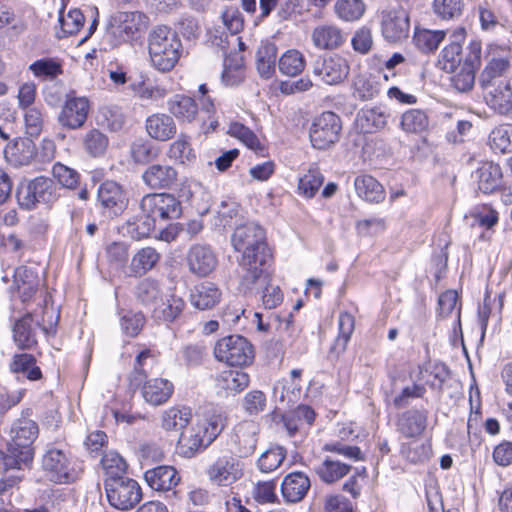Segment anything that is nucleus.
<instances>
[{
  "label": "nucleus",
  "mask_w": 512,
  "mask_h": 512,
  "mask_svg": "<svg viewBox=\"0 0 512 512\" xmlns=\"http://www.w3.org/2000/svg\"><path fill=\"white\" fill-rule=\"evenodd\" d=\"M231 243L235 251L241 252L239 260L240 288L251 292L259 282H266L269 277L272 254L265 241L264 230L256 223L248 222L237 225Z\"/></svg>",
  "instance_id": "nucleus-1"
},
{
  "label": "nucleus",
  "mask_w": 512,
  "mask_h": 512,
  "mask_svg": "<svg viewBox=\"0 0 512 512\" xmlns=\"http://www.w3.org/2000/svg\"><path fill=\"white\" fill-rule=\"evenodd\" d=\"M183 46L177 33L165 25L157 26L148 35L151 65L159 72H170L178 63Z\"/></svg>",
  "instance_id": "nucleus-2"
},
{
  "label": "nucleus",
  "mask_w": 512,
  "mask_h": 512,
  "mask_svg": "<svg viewBox=\"0 0 512 512\" xmlns=\"http://www.w3.org/2000/svg\"><path fill=\"white\" fill-rule=\"evenodd\" d=\"M225 427V417L214 411L212 414L198 418L189 429L182 432L178 440L179 453L191 458L207 448Z\"/></svg>",
  "instance_id": "nucleus-3"
},
{
  "label": "nucleus",
  "mask_w": 512,
  "mask_h": 512,
  "mask_svg": "<svg viewBox=\"0 0 512 512\" xmlns=\"http://www.w3.org/2000/svg\"><path fill=\"white\" fill-rule=\"evenodd\" d=\"M39 428L37 423L29 418L16 419L9 431L8 455L13 459L17 469L27 466L33 459V443L37 439Z\"/></svg>",
  "instance_id": "nucleus-4"
},
{
  "label": "nucleus",
  "mask_w": 512,
  "mask_h": 512,
  "mask_svg": "<svg viewBox=\"0 0 512 512\" xmlns=\"http://www.w3.org/2000/svg\"><path fill=\"white\" fill-rule=\"evenodd\" d=\"M58 190L53 179L38 176L21 183L17 188L16 198L21 208L31 210L38 203L51 204L55 202L59 197Z\"/></svg>",
  "instance_id": "nucleus-5"
},
{
  "label": "nucleus",
  "mask_w": 512,
  "mask_h": 512,
  "mask_svg": "<svg viewBox=\"0 0 512 512\" xmlns=\"http://www.w3.org/2000/svg\"><path fill=\"white\" fill-rule=\"evenodd\" d=\"M108 503L120 511H129L142 500L139 483L130 477L106 478L104 482Z\"/></svg>",
  "instance_id": "nucleus-6"
},
{
  "label": "nucleus",
  "mask_w": 512,
  "mask_h": 512,
  "mask_svg": "<svg viewBox=\"0 0 512 512\" xmlns=\"http://www.w3.org/2000/svg\"><path fill=\"white\" fill-rule=\"evenodd\" d=\"M214 356L218 361L230 366L242 367L253 362L254 348L245 337L229 335L216 342Z\"/></svg>",
  "instance_id": "nucleus-7"
},
{
  "label": "nucleus",
  "mask_w": 512,
  "mask_h": 512,
  "mask_svg": "<svg viewBox=\"0 0 512 512\" xmlns=\"http://www.w3.org/2000/svg\"><path fill=\"white\" fill-rule=\"evenodd\" d=\"M312 74L326 85H339L349 76L348 60L340 54L319 55L311 63Z\"/></svg>",
  "instance_id": "nucleus-8"
},
{
  "label": "nucleus",
  "mask_w": 512,
  "mask_h": 512,
  "mask_svg": "<svg viewBox=\"0 0 512 512\" xmlns=\"http://www.w3.org/2000/svg\"><path fill=\"white\" fill-rule=\"evenodd\" d=\"M139 207L155 224L157 221L175 220L182 213L180 201L169 193L147 194L141 199Z\"/></svg>",
  "instance_id": "nucleus-9"
},
{
  "label": "nucleus",
  "mask_w": 512,
  "mask_h": 512,
  "mask_svg": "<svg viewBox=\"0 0 512 512\" xmlns=\"http://www.w3.org/2000/svg\"><path fill=\"white\" fill-rule=\"evenodd\" d=\"M42 468L46 477L54 483L67 484L73 482L77 473L68 454L56 447H48L42 457Z\"/></svg>",
  "instance_id": "nucleus-10"
},
{
  "label": "nucleus",
  "mask_w": 512,
  "mask_h": 512,
  "mask_svg": "<svg viewBox=\"0 0 512 512\" xmlns=\"http://www.w3.org/2000/svg\"><path fill=\"white\" fill-rule=\"evenodd\" d=\"M212 485L229 487L244 475V464L232 455H223L213 461L205 470Z\"/></svg>",
  "instance_id": "nucleus-11"
},
{
  "label": "nucleus",
  "mask_w": 512,
  "mask_h": 512,
  "mask_svg": "<svg viewBox=\"0 0 512 512\" xmlns=\"http://www.w3.org/2000/svg\"><path fill=\"white\" fill-rule=\"evenodd\" d=\"M341 120L334 112H323L317 117L310 128V141L312 146L324 150L339 140Z\"/></svg>",
  "instance_id": "nucleus-12"
},
{
  "label": "nucleus",
  "mask_w": 512,
  "mask_h": 512,
  "mask_svg": "<svg viewBox=\"0 0 512 512\" xmlns=\"http://www.w3.org/2000/svg\"><path fill=\"white\" fill-rule=\"evenodd\" d=\"M90 102L84 96H67L57 116L58 124L67 130L82 128L88 118Z\"/></svg>",
  "instance_id": "nucleus-13"
},
{
  "label": "nucleus",
  "mask_w": 512,
  "mask_h": 512,
  "mask_svg": "<svg viewBox=\"0 0 512 512\" xmlns=\"http://www.w3.org/2000/svg\"><path fill=\"white\" fill-rule=\"evenodd\" d=\"M481 65V44L472 42L469 45V53L467 54L462 65L455 72H451V84L458 92L470 91L475 83L476 70Z\"/></svg>",
  "instance_id": "nucleus-14"
},
{
  "label": "nucleus",
  "mask_w": 512,
  "mask_h": 512,
  "mask_svg": "<svg viewBox=\"0 0 512 512\" xmlns=\"http://www.w3.org/2000/svg\"><path fill=\"white\" fill-rule=\"evenodd\" d=\"M381 31L385 40L399 43L408 38L410 33V17L403 9H394L382 14Z\"/></svg>",
  "instance_id": "nucleus-15"
},
{
  "label": "nucleus",
  "mask_w": 512,
  "mask_h": 512,
  "mask_svg": "<svg viewBox=\"0 0 512 512\" xmlns=\"http://www.w3.org/2000/svg\"><path fill=\"white\" fill-rule=\"evenodd\" d=\"M483 95L490 110L497 115L512 119V83L510 80L483 89Z\"/></svg>",
  "instance_id": "nucleus-16"
},
{
  "label": "nucleus",
  "mask_w": 512,
  "mask_h": 512,
  "mask_svg": "<svg viewBox=\"0 0 512 512\" xmlns=\"http://www.w3.org/2000/svg\"><path fill=\"white\" fill-rule=\"evenodd\" d=\"M187 265L189 271L198 276L210 275L218 265L215 252L208 245L195 244L187 253Z\"/></svg>",
  "instance_id": "nucleus-17"
},
{
  "label": "nucleus",
  "mask_w": 512,
  "mask_h": 512,
  "mask_svg": "<svg viewBox=\"0 0 512 512\" xmlns=\"http://www.w3.org/2000/svg\"><path fill=\"white\" fill-rule=\"evenodd\" d=\"M59 315L55 317L54 322L49 323V328L42 325V330L48 334L49 329L57 324ZM41 326L39 321L34 323L31 313L25 314L21 319L17 320L13 326V339L16 345L21 349H30L37 343L36 327Z\"/></svg>",
  "instance_id": "nucleus-18"
},
{
  "label": "nucleus",
  "mask_w": 512,
  "mask_h": 512,
  "mask_svg": "<svg viewBox=\"0 0 512 512\" xmlns=\"http://www.w3.org/2000/svg\"><path fill=\"white\" fill-rule=\"evenodd\" d=\"M146 19L147 17L138 11L119 12L114 17L115 24L112 25L111 32L119 37L120 41H130L146 27Z\"/></svg>",
  "instance_id": "nucleus-19"
},
{
  "label": "nucleus",
  "mask_w": 512,
  "mask_h": 512,
  "mask_svg": "<svg viewBox=\"0 0 512 512\" xmlns=\"http://www.w3.org/2000/svg\"><path fill=\"white\" fill-rule=\"evenodd\" d=\"M313 45L319 50L333 51L341 48L346 42L345 32L336 24H321L311 33Z\"/></svg>",
  "instance_id": "nucleus-20"
},
{
  "label": "nucleus",
  "mask_w": 512,
  "mask_h": 512,
  "mask_svg": "<svg viewBox=\"0 0 512 512\" xmlns=\"http://www.w3.org/2000/svg\"><path fill=\"white\" fill-rule=\"evenodd\" d=\"M311 487L309 477L300 471L287 474L281 483V494L286 503L301 502Z\"/></svg>",
  "instance_id": "nucleus-21"
},
{
  "label": "nucleus",
  "mask_w": 512,
  "mask_h": 512,
  "mask_svg": "<svg viewBox=\"0 0 512 512\" xmlns=\"http://www.w3.org/2000/svg\"><path fill=\"white\" fill-rule=\"evenodd\" d=\"M98 200L113 216L121 214L127 206V198L121 186L114 181H106L100 185Z\"/></svg>",
  "instance_id": "nucleus-22"
},
{
  "label": "nucleus",
  "mask_w": 512,
  "mask_h": 512,
  "mask_svg": "<svg viewBox=\"0 0 512 512\" xmlns=\"http://www.w3.org/2000/svg\"><path fill=\"white\" fill-rule=\"evenodd\" d=\"M428 411L426 409H409L397 418V431L406 438L420 436L427 427Z\"/></svg>",
  "instance_id": "nucleus-23"
},
{
  "label": "nucleus",
  "mask_w": 512,
  "mask_h": 512,
  "mask_svg": "<svg viewBox=\"0 0 512 512\" xmlns=\"http://www.w3.org/2000/svg\"><path fill=\"white\" fill-rule=\"evenodd\" d=\"M178 173L170 165L153 164L142 174L143 182L150 189H170L177 182Z\"/></svg>",
  "instance_id": "nucleus-24"
},
{
  "label": "nucleus",
  "mask_w": 512,
  "mask_h": 512,
  "mask_svg": "<svg viewBox=\"0 0 512 512\" xmlns=\"http://www.w3.org/2000/svg\"><path fill=\"white\" fill-rule=\"evenodd\" d=\"M144 479L151 489L164 492L176 487L180 476L174 467L163 465L147 470Z\"/></svg>",
  "instance_id": "nucleus-25"
},
{
  "label": "nucleus",
  "mask_w": 512,
  "mask_h": 512,
  "mask_svg": "<svg viewBox=\"0 0 512 512\" xmlns=\"http://www.w3.org/2000/svg\"><path fill=\"white\" fill-rule=\"evenodd\" d=\"M145 128L148 135L157 141H168L172 139L177 132L174 119L163 113H155L147 117Z\"/></svg>",
  "instance_id": "nucleus-26"
},
{
  "label": "nucleus",
  "mask_w": 512,
  "mask_h": 512,
  "mask_svg": "<svg viewBox=\"0 0 512 512\" xmlns=\"http://www.w3.org/2000/svg\"><path fill=\"white\" fill-rule=\"evenodd\" d=\"M510 68V58L508 56L492 57L479 75V85L481 89L494 86L499 82L509 81L503 78Z\"/></svg>",
  "instance_id": "nucleus-27"
},
{
  "label": "nucleus",
  "mask_w": 512,
  "mask_h": 512,
  "mask_svg": "<svg viewBox=\"0 0 512 512\" xmlns=\"http://www.w3.org/2000/svg\"><path fill=\"white\" fill-rule=\"evenodd\" d=\"M173 391V383L164 378L150 379L142 387L144 400L152 406L166 403L172 396Z\"/></svg>",
  "instance_id": "nucleus-28"
},
{
  "label": "nucleus",
  "mask_w": 512,
  "mask_h": 512,
  "mask_svg": "<svg viewBox=\"0 0 512 512\" xmlns=\"http://www.w3.org/2000/svg\"><path fill=\"white\" fill-rule=\"evenodd\" d=\"M35 155V144L29 139H18L4 150L5 159L16 167L29 165Z\"/></svg>",
  "instance_id": "nucleus-29"
},
{
  "label": "nucleus",
  "mask_w": 512,
  "mask_h": 512,
  "mask_svg": "<svg viewBox=\"0 0 512 512\" xmlns=\"http://www.w3.org/2000/svg\"><path fill=\"white\" fill-rule=\"evenodd\" d=\"M160 253L151 246L139 249L131 258L129 273L134 277H141L155 268L160 261Z\"/></svg>",
  "instance_id": "nucleus-30"
},
{
  "label": "nucleus",
  "mask_w": 512,
  "mask_h": 512,
  "mask_svg": "<svg viewBox=\"0 0 512 512\" xmlns=\"http://www.w3.org/2000/svg\"><path fill=\"white\" fill-rule=\"evenodd\" d=\"M185 308L184 300L175 295L170 294L164 298L162 296V300L155 305L152 309V317L156 320L163 322H173L180 317Z\"/></svg>",
  "instance_id": "nucleus-31"
},
{
  "label": "nucleus",
  "mask_w": 512,
  "mask_h": 512,
  "mask_svg": "<svg viewBox=\"0 0 512 512\" xmlns=\"http://www.w3.org/2000/svg\"><path fill=\"white\" fill-rule=\"evenodd\" d=\"M221 299V291L210 282L201 283L194 287L190 294V302L199 310H208L215 307Z\"/></svg>",
  "instance_id": "nucleus-32"
},
{
  "label": "nucleus",
  "mask_w": 512,
  "mask_h": 512,
  "mask_svg": "<svg viewBox=\"0 0 512 512\" xmlns=\"http://www.w3.org/2000/svg\"><path fill=\"white\" fill-rule=\"evenodd\" d=\"M14 286L23 303L31 299L37 291L39 279L37 274L26 266H20L14 271Z\"/></svg>",
  "instance_id": "nucleus-33"
},
{
  "label": "nucleus",
  "mask_w": 512,
  "mask_h": 512,
  "mask_svg": "<svg viewBox=\"0 0 512 512\" xmlns=\"http://www.w3.org/2000/svg\"><path fill=\"white\" fill-rule=\"evenodd\" d=\"M167 107L169 112L181 122H192L198 114V105L195 100L189 96L176 94L172 96Z\"/></svg>",
  "instance_id": "nucleus-34"
},
{
  "label": "nucleus",
  "mask_w": 512,
  "mask_h": 512,
  "mask_svg": "<svg viewBox=\"0 0 512 512\" xmlns=\"http://www.w3.org/2000/svg\"><path fill=\"white\" fill-rule=\"evenodd\" d=\"M388 115L380 107L361 109L356 116L357 127L363 133H372L387 125Z\"/></svg>",
  "instance_id": "nucleus-35"
},
{
  "label": "nucleus",
  "mask_w": 512,
  "mask_h": 512,
  "mask_svg": "<svg viewBox=\"0 0 512 512\" xmlns=\"http://www.w3.org/2000/svg\"><path fill=\"white\" fill-rule=\"evenodd\" d=\"M357 195L370 203H380L385 199L383 186L370 175H360L354 180Z\"/></svg>",
  "instance_id": "nucleus-36"
},
{
  "label": "nucleus",
  "mask_w": 512,
  "mask_h": 512,
  "mask_svg": "<svg viewBox=\"0 0 512 512\" xmlns=\"http://www.w3.org/2000/svg\"><path fill=\"white\" fill-rule=\"evenodd\" d=\"M257 435L258 431L254 423L246 422L236 428L235 443L239 457H248L254 453L258 442Z\"/></svg>",
  "instance_id": "nucleus-37"
},
{
  "label": "nucleus",
  "mask_w": 512,
  "mask_h": 512,
  "mask_svg": "<svg viewBox=\"0 0 512 512\" xmlns=\"http://www.w3.org/2000/svg\"><path fill=\"white\" fill-rule=\"evenodd\" d=\"M476 178L481 192L492 193L501 185V168L497 164L486 162L477 169Z\"/></svg>",
  "instance_id": "nucleus-38"
},
{
  "label": "nucleus",
  "mask_w": 512,
  "mask_h": 512,
  "mask_svg": "<svg viewBox=\"0 0 512 512\" xmlns=\"http://www.w3.org/2000/svg\"><path fill=\"white\" fill-rule=\"evenodd\" d=\"M155 227L156 224L150 217L146 213L141 212V214L133 216L126 221L122 226V232L133 240L139 241L149 237Z\"/></svg>",
  "instance_id": "nucleus-39"
},
{
  "label": "nucleus",
  "mask_w": 512,
  "mask_h": 512,
  "mask_svg": "<svg viewBox=\"0 0 512 512\" xmlns=\"http://www.w3.org/2000/svg\"><path fill=\"white\" fill-rule=\"evenodd\" d=\"M163 289L159 281L152 278H145L138 283L135 289L137 300L151 310L162 300Z\"/></svg>",
  "instance_id": "nucleus-40"
},
{
  "label": "nucleus",
  "mask_w": 512,
  "mask_h": 512,
  "mask_svg": "<svg viewBox=\"0 0 512 512\" xmlns=\"http://www.w3.org/2000/svg\"><path fill=\"white\" fill-rule=\"evenodd\" d=\"M350 469V465L327 457L315 468V472L323 482L331 484L346 476Z\"/></svg>",
  "instance_id": "nucleus-41"
},
{
  "label": "nucleus",
  "mask_w": 512,
  "mask_h": 512,
  "mask_svg": "<svg viewBox=\"0 0 512 512\" xmlns=\"http://www.w3.org/2000/svg\"><path fill=\"white\" fill-rule=\"evenodd\" d=\"M461 32H463V29ZM459 36L463 37V33L456 35V39H458ZM461 61L462 46L458 40H454L441 51L438 59V67L445 72H455V70L462 65Z\"/></svg>",
  "instance_id": "nucleus-42"
},
{
  "label": "nucleus",
  "mask_w": 512,
  "mask_h": 512,
  "mask_svg": "<svg viewBox=\"0 0 512 512\" xmlns=\"http://www.w3.org/2000/svg\"><path fill=\"white\" fill-rule=\"evenodd\" d=\"M249 375L243 370L222 371L216 378L217 386L232 392H240L249 385Z\"/></svg>",
  "instance_id": "nucleus-43"
},
{
  "label": "nucleus",
  "mask_w": 512,
  "mask_h": 512,
  "mask_svg": "<svg viewBox=\"0 0 512 512\" xmlns=\"http://www.w3.org/2000/svg\"><path fill=\"white\" fill-rule=\"evenodd\" d=\"M191 417V409L186 406L170 407L162 414V427L167 431H178L186 427Z\"/></svg>",
  "instance_id": "nucleus-44"
},
{
  "label": "nucleus",
  "mask_w": 512,
  "mask_h": 512,
  "mask_svg": "<svg viewBox=\"0 0 512 512\" xmlns=\"http://www.w3.org/2000/svg\"><path fill=\"white\" fill-rule=\"evenodd\" d=\"M305 66L306 60L304 55L296 49L287 50L278 61L280 72L291 77L301 74Z\"/></svg>",
  "instance_id": "nucleus-45"
},
{
  "label": "nucleus",
  "mask_w": 512,
  "mask_h": 512,
  "mask_svg": "<svg viewBox=\"0 0 512 512\" xmlns=\"http://www.w3.org/2000/svg\"><path fill=\"white\" fill-rule=\"evenodd\" d=\"M29 71L38 79L54 80L63 73L61 63L54 58H41L28 67Z\"/></svg>",
  "instance_id": "nucleus-46"
},
{
  "label": "nucleus",
  "mask_w": 512,
  "mask_h": 512,
  "mask_svg": "<svg viewBox=\"0 0 512 512\" xmlns=\"http://www.w3.org/2000/svg\"><path fill=\"white\" fill-rule=\"evenodd\" d=\"M277 47L273 43L262 44L257 51V70L264 78H269L275 71Z\"/></svg>",
  "instance_id": "nucleus-47"
},
{
  "label": "nucleus",
  "mask_w": 512,
  "mask_h": 512,
  "mask_svg": "<svg viewBox=\"0 0 512 512\" xmlns=\"http://www.w3.org/2000/svg\"><path fill=\"white\" fill-rule=\"evenodd\" d=\"M445 36L446 32L444 30L421 29L415 31L413 39L419 50L430 53L437 50Z\"/></svg>",
  "instance_id": "nucleus-48"
},
{
  "label": "nucleus",
  "mask_w": 512,
  "mask_h": 512,
  "mask_svg": "<svg viewBox=\"0 0 512 512\" xmlns=\"http://www.w3.org/2000/svg\"><path fill=\"white\" fill-rule=\"evenodd\" d=\"M224 69L221 75L225 86H236L244 79L243 61L237 54L224 59Z\"/></svg>",
  "instance_id": "nucleus-49"
},
{
  "label": "nucleus",
  "mask_w": 512,
  "mask_h": 512,
  "mask_svg": "<svg viewBox=\"0 0 512 512\" xmlns=\"http://www.w3.org/2000/svg\"><path fill=\"white\" fill-rule=\"evenodd\" d=\"M334 12L342 21H357L365 12V4L362 0H337L334 5Z\"/></svg>",
  "instance_id": "nucleus-50"
},
{
  "label": "nucleus",
  "mask_w": 512,
  "mask_h": 512,
  "mask_svg": "<svg viewBox=\"0 0 512 512\" xmlns=\"http://www.w3.org/2000/svg\"><path fill=\"white\" fill-rule=\"evenodd\" d=\"M286 458V449L279 445H274L265 450L257 461V467L262 473H270L280 467Z\"/></svg>",
  "instance_id": "nucleus-51"
},
{
  "label": "nucleus",
  "mask_w": 512,
  "mask_h": 512,
  "mask_svg": "<svg viewBox=\"0 0 512 512\" xmlns=\"http://www.w3.org/2000/svg\"><path fill=\"white\" fill-rule=\"evenodd\" d=\"M400 125L407 133H421L428 128L429 118L424 110L409 109L402 114Z\"/></svg>",
  "instance_id": "nucleus-52"
},
{
  "label": "nucleus",
  "mask_w": 512,
  "mask_h": 512,
  "mask_svg": "<svg viewBox=\"0 0 512 512\" xmlns=\"http://www.w3.org/2000/svg\"><path fill=\"white\" fill-rule=\"evenodd\" d=\"M167 156L174 161L181 164H189L196 158L193 149L191 148L189 137L185 134H180L170 146L167 151Z\"/></svg>",
  "instance_id": "nucleus-53"
},
{
  "label": "nucleus",
  "mask_w": 512,
  "mask_h": 512,
  "mask_svg": "<svg viewBox=\"0 0 512 512\" xmlns=\"http://www.w3.org/2000/svg\"><path fill=\"white\" fill-rule=\"evenodd\" d=\"M489 145L495 152L510 151L512 148V125L503 124L495 127L489 135Z\"/></svg>",
  "instance_id": "nucleus-54"
},
{
  "label": "nucleus",
  "mask_w": 512,
  "mask_h": 512,
  "mask_svg": "<svg viewBox=\"0 0 512 512\" xmlns=\"http://www.w3.org/2000/svg\"><path fill=\"white\" fill-rule=\"evenodd\" d=\"M10 370L13 373H25L30 380H38L42 376L40 368L35 366V358L27 353L15 355Z\"/></svg>",
  "instance_id": "nucleus-55"
},
{
  "label": "nucleus",
  "mask_w": 512,
  "mask_h": 512,
  "mask_svg": "<svg viewBox=\"0 0 512 512\" xmlns=\"http://www.w3.org/2000/svg\"><path fill=\"white\" fill-rule=\"evenodd\" d=\"M83 147L92 157L102 156L108 147V138L98 129H91L83 137Z\"/></svg>",
  "instance_id": "nucleus-56"
},
{
  "label": "nucleus",
  "mask_w": 512,
  "mask_h": 512,
  "mask_svg": "<svg viewBox=\"0 0 512 512\" xmlns=\"http://www.w3.org/2000/svg\"><path fill=\"white\" fill-rule=\"evenodd\" d=\"M323 182L324 177L318 169H309L308 172L299 179L298 192L305 198H312L318 192Z\"/></svg>",
  "instance_id": "nucleus-57"
},
{
  "label": "nucleus",
  "mask_w": 512,
  "mask_h": 512,
  "mask_svg": "<svg viewBox=\"0 0 512 512\" xmlns=\"http://www.w3.org/2000/svg\"><path fill=\"white\" fill-rule=\"evenodd\" d=\"M463 0H434V13L443 20H454L462 15Z\"/></svg>",
  "instance_id": "nucleus-58"
},
{
  "label": "nucleus",
  "mask_w": 512,
  "mask_h": 512,
  "mask_svg": "<svg viewBox=\"0 0 512 512\" xmlns=\"http://www.w3.org/2000/svg\"><path fill=\"white\" fill-rule=\"evenodd\" d=\"M26 132L32 137H38L43 130L45 113L42 107L34 106L24 109Z\"/></svg>",
  "instance_id": "nucleus-59"
},
{
  "label": "nucleus",
  "mask_w": 512,
  "mask_h": 512,
  "mask_svg": "<svg viewBox=\"0 0 512 512\" xmlns=\"http://www.w3.org/2000/svg\"><path fill=\"white\" fill-rule=\"evenodd\" d=\"M52 175L58 183L67 189H75L80 181V174L60 162H57L52 167Z\"/></svg>",
  "instance_id": "nucleus-60"
},
{
  "label": "nucleus",
  "mask_w": 512,
  "mask_h": 512,
  "mask_svg": "<svg viewBox=\"0 0 512 512\" xmlns=\"http://www.w3.org/2000/svg\"><path fill=\"white\" fill-rule=\"evenodd\" d=\"M380 92V85L371 77L360 75L354 80V94L361 100H371Z\"/></svg>",
  "instance_id": "nucleus-61"
},
{
  "label": "nucleus",
  "mask_w": 512,
  "mask_h": 512,
  "mask_svg": "<svg viewBox=\"0 0 512 512\" xmlns=\"http://www.w3.org/2000/svg\"><path fill=\"white\" fill-rule=\"evenodd\" d=\"M253 498L258 504H274L279 499L276 494V481H260L253 488Z\"/></svg>",
  "instance_id": "nucleus-62"
},
{
  "label": "nucleus",
  "mask_w": 512,
  "mask_h": 512,
  "mask_svg": "<svg viewBox=\"0 0 512 512\" xmlns=\"http://www.w3.org/2000/svg\"><path fill=\"white\" fill-rule=\"evenodd\" d=\"M102 466L106 473V478L125 477L124 473L127 469L125 460L116 452H109L102 458Z\"/></svg>",
  "instance_id": "nucleus-63"
},
{
  "label": "nucleus",
  "mask_w": 512,
  "mask_h": 512,
  "mask_svg": "<svg viewBox=\"0 0 512 512\" xmlns=\"http://www.w3.org/2000/svg\"><path fill=\"white\" fill-rule=\"evenodd\" d=\"M471 216L473 217L475 223H477L481 227H485L487 229H491L499 221L498 211L495 210L490 205L476 206L471 211Z\"/></svg>",
  "instance_id": "nucleus-64"
}]
</instances>
